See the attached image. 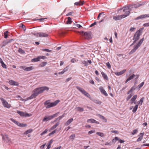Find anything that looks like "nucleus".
<instances>
[{
    "instance_id": "5fc2aeb1",
    "label": "nucleus",
    "mask_w": 149,
    "mask_h": 149,
    "mask_svg": "<svg viewBox=\"0 0 149 149\" xmlns=\"http://www.w3.org/2000/svg\"><path fill=\"white\" fill-rule=\"evenodd\" d=\"M95 130H93L91 131H90L88 132V134H92L93 133H95Z\"/></svg>"
},
{
    "instance_id": "13d9d810",
    "label": "nucleus",
    "mask_w": 149,
    "mask_h": 149,
    "mask_svg": "<svg viewBox=\"0 0 149 149\" xmlns=\"http://www.w3.org/2000/svg\"><path fill=\"white\" fill-rule=\"evenodd\" d=\"M136 28L134 27H131L130 30V31L131 32H133L135 31Z\"/></svg>"
},
{
    "instance_id": "09e8293b",
    "label": "nucleus",
    "mask_w": 149,
    "mask_h": 149,
    "mask_svg": "<svg viewBox=\"0 0 149 149\" xmlns=\"http://www.w3.org/2000/svg\"><path fill=\"white\" fill-rule=\"evenodd\" d=\"M144 84V82H143L141 83L140 84L138 85V87L139 89L141 88L143 85Z\"/></svg>"
},
{
    "instance_id": "2f4dec72",
    "label": "nucleus",
    "mask_w": 149,
    "mask_h": 149,
    "mask_svg": "<svg viewBox=\"0 0 149 149\" xmlns=\"http://www.w3.org/2000/svg\"><path fill=\"white\" fill-rule=\"evenodd\" d=\"M72 22V19L70 17H68V20L67 21V24H70Z\"/></svg>"
},
{
    "instance_id": "20e7f679",
    "label": "nucleus",
    "mask_w": 149,
    "mask_h": 149,
    "mask_svg": "<svg viewBox=\"0 0 149 149\" xmlns=\"http://www.w3.org/2000/svg\"><path fill=\"white\" fill-rule=\"evenodd\" d=\"M59 102L60 100H58L55 101L54 102L50 103V100H47L44 102V104L47 105L46 107L47 109H48L55 106Z\"/></svg>"
},
{
    "instance_id": "680f3d73",
    "label": "nucleus",
    "mask_w": 149,
    "mask_h": 149,
    "mask_svg": "<svg viewBox=\"0 0 149 149\" xmlns=\"http://www.w3.org/2000/svg\"><path fill=\"white\" fill-rule=\"evenodd\" d=\"M143 26L145 27H148L149 26V22L144 24Z\"/></svg>"
},
{
    "instance_id": "ea45409f",
    "label": "nucleus",
    "mask_w": 149,
    "mask_h": 149,
    "mask_svg": "<svg viewBox=\"0 0 149 149\" xmlns=\"http://www.w3.org/2000/svg\"><path fill=\"white\" fill-rule=\"evenodd\" d=\"M129 94L126 98L127 101H128L133 95V94L132 93H130Z\"/></svg>"
},
{
    "instance_id": "a878e982",
    "label": "nucleus",
    "mask_w": 149,
    "mask_h": 149,
    "mask_svg": "<svg viewBox=\"0 0 149 149\" xmlns=\"http://www.w3.org/2000/svg\"><path fill=\"white\" fill-rule=\"evenodd\" d=\"M60 122H59L57 123L55 125H54L52 127L50 128V130H52L56 128L57 127L59 124Z\"/></svg>"
},
{
    "instance_id": "e433bc0d",
    "label": "nucleus",
    "mask_w": 149,
    "mask_h": 149,
    "mask_svg": "<svg viewBox=\"0 0 149 149\" xmlns=\"http://www.w3.org/2000/svg\"><path fill=\"white\" fill-rule=\"evenodd\" d=\"M98 116L100 118H101L103 120H104V121H105V122H107V119L104 116H103L100 114H99L98 115Z\"/></svg>"
},
{
    "instance_id": "3c124183",
    "label": "nucleus",
    "mask_w": 149,
    "mask_h": 149,
    "mask_svg": "<svg viewBox=\"0 0 149 149\" xmlns=\"http://www.w3.org/2000/svg\"><path fill=\"white\" fill-rule=\"evenodd\" d=\"M47 64V62H43L40 64V66L41 67H43L45 66Z\"/></svg>"
},
{
    "instance_id": "9b49d317",
    "label": "nucleus",
    "mask_w": 149,
    "mask_h": 149,
    "mask_svg": "<svg viewBox=\"0 0 149 149\" xmlns=\"http://www.w3.org/2000/svg\"><path fill=\"white\" fill-rule=\"evenodd\" d=\"M17 113L21 116L30 117L32 115L31 114L28 113L19 111H17Z\"/></svg>"
},
{
    "instance_id": "49530a36",
    "label": "nucleus",
    "mask_w": 149,
    "mask_h": 149,
    "mask_svg": "<svg viewBox=\"0 0 149 149\" xmlns=\"http://www.w3.org/2000/svg\"><path fill=\"white\" fill-rule=\"evenodd\" d=\"M14 40L13 39H11L10 40H7L6 42V43H5V45H7L10 43L11 42H12L14 41Z\"/></svg>"
},
{
    "instance_id": "a18cd8bd",
    "label": "nucleus",
    "mask_w": 149,
    "mask_h": 149,
    "mask_svg": "<svg viewBox=\"0 0 149 149\" xmlns=\"http://www.w3.org/2000/svg\"><path fill=\"white\" fill-rule=\"evenodd\" d=\"M82 63L84 64L86 66H87L88 65V62L85 60L82 61Z\"/></svg>"
},
{
    "instance_id": "ddd939ff",
    "label": "nucleus",
    "mask_w": 149,
    "mask_h": 149,
    "mask_svg": "<svg viewBox=\"0 0 149 149\" xmlns=\"http://www.w3.org/2000/svg\"><path fill=\"white\" fill-rule=\"evenodd\" d=\"M146 17H149V14L142 15H140L135 19V20H137L140 19H143Z\"/></svg>"
},
{
    "instance_id": "0e129e2a",
    "label": "nucleus",
    "mask_w": 149,
    "mask_h": 149,
    "mask_svg": "<svg viewBox=\"0 0 149 149\" xmlns=\"http://www.w3.org/2000/svg\"><path fill=\"white\" fill-rule=\"evenodd\" d=\"M71 62L72 63H74L76 62V60L75 59L73 58L71 60Z\"/></svg>"
},
{
    "instance_id": "aec40b11",
    "label": "nucleus",
    "mask_w": 149,
    "mask_h": 149,
    "mask_svg": "<svg viewBox=\"0 0 149 149\" xmlns=\"http://www.w3.org/2000/svg\"><path fill=\"white\" fill-rule=\"evenodd\" d=\"M144 134V133H140L139 134V137L137 140V142H139L141 141L143 138V136Z\"/></svg>"
},
{
    "instance_id": "4be33fe9",
    "label": "nucleus",
    "mask_w": 149,
    "mask_h": 149,
    "mask_svg": "<svg viewBox=\"0 0 149 149\" xmlns=\"http://www.w3.org/2000/svg\"><path fill=\"white\" fill-rule=\"evenodd\" d=\"M101 73L102 75V76L103 77L104 80H108V78L107 75L105 73H104L103 72H101Z\"/></svg>"
},
{
    "instance_id": "052dcab7",
    "label": "nucleus",
    "mask_w": 149,
    "mask_h": 149,
    "mask_svg": "<svg viewBox=\"0 0 149 149\" xmlns=\"http://www.w3.org/2000/svg\"><path fill=\"white\" fill-rule=\"evenodd\" d=\"M46 144L45 143V144L42 145L40 146V149H44L45 146L46 145Z\"/></svg>"
},
{
    "instance_id": "c9c22d12",
    "label": "nucleus",
    "mask_w": 149,
    "mask_h": 149,
    "mask_svg": "<svg viewBox=\"0 0 149 149\" xmlns=\"http://www.w3.org/2000/svg\"><path fill=\"white\" fill-rule=\"evenodd\" d=\"M135 89V88L134 87V86H133L132 87L130 90L128 92L127 94H129L130 93H132L131 92L134 91Z\"/></svg>"
},
{
    "instance_id": "39448f33",
    "label": "nucleus",
    "mask_w": 149,
    "mask_h": 149,
    "mask_svg": "<svg viewBox=\"0 0 149 149\" xmlns=\"http://www.w3.org/2000/svg\"><path fill=\"white\" fill-rule=\"evenodd\" d=\"M144 40V38H143L141 39L135 45H134L133 47L134 48L132 49L131 51L130 52L129 54H131L134 53L138 48L141 45L143 41Z\"/></svg>"
},
{
    "instance_id": "6e6d98bb",
    "label": "nucleus",
    "mask_w": 149,
    "mask_h": 149,
    "mask_svg": "<svg viewBox=\"0 0 149 149\" xmlns=\"http://www.w3.org/2000/svg\"><path fill=\"white\" fill-rule=\"evenodd\" d=\"M56 132V130H54L53 131H52V132H51V133H49L48 135L49 136H50L51 135H52L54 134Z\"/></svg>"
},
{
    "instance_id": "4c0bfd02",
    "label": "nucleus",
    "mask_w": 149,
    "mask_h": 149,
    "mask_svg": "<svg viewBox=\"0 0 149 149\" xmlns=\"http://www.w3.org/2000/svg\"><path fill=\"white\" fill-rule=\"evenodd\" d=\"M75 135L74 134H73L71 135L70 137L69 138L71 139L72 141H73V139L75 138Z\"/></svg>"
},
{
    "instance_id": "f03ea898",
    "label": "nucleus",
    "mask_w": 149,
    "mask_h": 149,
    "mask_svg": "<svg viewBox=\"0 0 149 149\" xmlns=\"http://www.w3.org/2000/svg\"><path fill=\"white\" fill-rule=\"evenodd\" d=\"M130 7L128 6H126L124 7L123 9V11L125 13L124 14L121 15H116L113 17V19L117 21L120 20L128 16L130 13V11L129 10Z\"/></svg>"
},
{
    "instance_id": "a211bd4d",
    "label": "nucleus",
    "mask_w": 149,
    "mask_h": 149,
    "mask_svg": "<svg viewBox=\"0 0 149 149\" xmlns=\"http://www.w3.org/2000/svg\"><path fill=\"white\" fill-rule=\"evenodd\" d=\"M15 124L18 126L22 127H25L27 126V125L26 124L21 123L17 121L15 122Z\"/></svg>"
},
{
    "instance_id": "412c9836",
    "label": "nucleus",
    "mask_w": 149,
    "mask_h": 149,
    "mask_svg": "<svg viewBox=\"0 0 149 149\" xmlns=\"http://www.w3.org/2000/svg\"><path fill=\"white\" fill-rule=\"evenodd\" d=\"M135 75L133 74L129 77L125 81V83H126L127 82L132 79L135 77Z\"/></svg>"
},
{
    "instance_id": "58836bf2",
    "label": "nucleus",
    "mask_w": 149,
    "mask_h": 149,
    "mask_svg": "<svg viewBox=\"0 0 149 149\" xmlns=\"http://www.w3.org/2000/svg\"><path fill=\"white\" fill-rule=\"evenodd\" d=\"M18 52L21 54H23L25 53V51L21 48H19L18 50Z\"/></svg>"
},
{
    "instance_id": "338daca9",
    "label": "nucleus",
    "mask_w": 149,
    "mask_h": 149,
    "mask_svg": "<svg viewBox=\"0 0 149 149\" xmlns=\"http://www.w3.org/2000/svg\"><path fill=\"white\" fill-rule=\"evenodd\" d=\"M68 69L67 67H66V68H65L62 70V71L64 72V73L65 72L67 71Z\"/></svg>"
},
{
    "instance_id": "4468645a",
    "label": "nucleus",
    "mask_w": 149,
    "mask_h": 149,
    "mask_svg": "<svg viewBox=\"0 0 149 149\" xmlns=\"http://www.w3.org/2000/svg\"><path fill=\"white\" fill-rule=\"evenodd\" d=\"M84 35L85 36V38L86 39H89L92 38L91 33V32H84Z\"/></svg>"
},
{
    "instance_id": "9d476101",
    "label": "nucleus",
    "mask_w": 149,
    "mask_h": 149,
    "mask_svg": "<svg viewBox=\"0 0 149 149\" xmlns=\"http://www.w3.org/2000/svg\"><path fill=\"white\" fill-rule=\"evenodd\" d=\"M34 34L37 37H45L48 36V34L42 32L35 33H34Z\"/></svg>"
},
{
    "instance_id": "a19ab883",
    "label": "nucleus",
    "mask_w": 149,
    "mask_h": 149,
    "mask_svg": "<svg viewBox=\"0 0 149 149\" xmlns=\"http://www.w3.org/2000/svg\"><path fill=\"white\" fill-rule=\"evenodd\" d=\"M141 6V4H139L138 5L134 4L132 6V8H136L138 7H139Z\"/></svg>"
},
{
    "instance_id": "e2e57ef3",
    "label": "nucleus",
    "mask_w": 149,
    "mask_h": 149,
    "mask_svg": "<svg viewBox=\"0 0 149 149\" xmlns=\"http://www.w3.org/2000/svg\"><path fill=\"white\" fill-rule=\"evenodd\" d=\"M75 26L77 27L78 28H80L81 27H82L79 24H75Z\"/></svg>"
},
{
    "instance_id": "bf43d9fd",
    "label": "nucleus",
    "mask_w": 149,
    "mask_h": 149,
    "mask_svg": "<svg viewBox=\"0 0 149 149\" xmlns=\"http://www.w3.org/2000/svg\"><path fill=\"white\" fill-rule=\"evenodd\" d=\"M106 65L109 68H111V65L109 62H107L106 63Z\"/></svg>"
},
{
    "instance_id": "69168bd1",
    "label": "nucleus",
    "mask_w": 149,
    "mask_h": 149,
    "mask_svg": "<svg viewBox=\"0 0 149 149\" xmlns=\"http://www.w3.org/2000/svg\"><path fill=\"white\" fill-rule=\"evenodd\" d=\"M53 139H51L50 140V141L48 143V145L51 146V144L53 142Z\"/></svg>"
},
{
    "instance_id": "8fccbe9b",
    "label": "nucleus",
    "mask_w": 149,
    "mask_h": 149,
    "mask_svg": "<svg viewBox=\"0 0 149 149\" xmlns=\"http://www.w3.org/2000/svg\"><path fill=\"white\" fill-rule=\"evenodd\" d=\"M48 131L47 129H45L44 131L42 132L40 134L41 136H42L47 133Z\"/></svg>"
},
{
    "instance_id": "c03bdc74",
    "label": "nucleus",
    "mask_w": 149,
    "mask_h": 149,
    "mask_svg": "<svg viewBox=\"0 0 149 149\" xmlns=\"http://www.w3.org/2000/svg\"><path fill=\"white\" fill-rule=\"evenodd\" d=\"M42 50L43 51H45L46 52H52V50H49L47 49H42Z\"/></svg>"
},
{
    "instance_id": "c756f323",
    "label": "nucleus",
    "mask_w": 149,
    "mask_h": 149,
    "mask_svg": "<svg viewBox=\"0 0 149 149\" xmlns=\"http://www.w3.org/2000/svg\"><path fill=\"white\" fill-rule=\"evenodd\" d=\"M137 97V95H134L131 99V103H133V102L135 101Z\"/></svg>"
},
{
    "instance_id": "0eeeda50",
    "label": "nucleus",
    "mask_w": 149,
    "mask_h": 149,
    "mask_svg": "<svg viewBox=\"0 0 149 149\" xmlns=\"http://www.w3.org/2000/svg\"><path fill=\"white\" fill-rule=\"evenodd\" d=\"M76 88L79 91H80L85 96L89 98H90V95L83 88L79 86H77Z\"/></svg>"
},
{
    "instance_id": "de8ad7c7",
    "label": "nucleus",
    "mask_w": 149,
    "mask_h": 149,
    "mask_svg": "<svg viewBox=\"0 0 149 149\" xmlns=\"http://www.w3.org/2000/svg\"><path fill=\"white\" fill-rule=\"evenodd\" d=\"M1 66L3 68L6 69L7 68L6 65L3 62L1 63Z\"/></svg>"
},
{
    "instance_id": "473e14b6",
    "label": "nucleus",
    "mask_w": 149,
    "mask_h": 149,
    "mask_svg": "<svg viewBox=\"0 0 149 149\" xmlns=\"http://www.w3.org/2000/svg\"><path fill=\"white\" fill-rule=\"evenodd\" d=\"M84 4V2H82L81 1H80V2H76L74 3V5H80L82 6Z\"/></svg>"
},
{
    "instance_id": "603ef678",
    "label": "nucleus",
    "mask_w": 149,
    "mask_h": 149,
    "mask_svg": "<svg viewBox=\"0 0 149 149\" xmlns=\"http://www.w3.org/2000/svg\"><path fill=\"white\" fill-rule=\"evenodd\" d=\"M138 131L137 129H136L133 130V131L132 132V134L134 135Z\"/></svg>"
},
{
    "instance_id": "4d7b16f0",
    "label": "nucleus",
    "mask_w": 149,
    "mask_h": 149,
    "mask_svg": "<svg viewBox=\"0 0 149 149\" xmlns=\"http://www.w3.org/2000/svg\"><path fill=\"white\" fill-rule=\"evenodd\" d=\"M62 118V117L61 116H60L59 117H58V118H56L55 119V120L54 121V122H55V121H56L57 120H60Z\"/></svg>"
},
{
    "instance_id": "f3484780",
    "label": "nucleus",
    "mask_w": 149,
    "mask_h": 149,
    "mask_svg": "<svg viewBox=\"0 0 149 149\" xmlns=\"http://www.w3.org/2000/svg\"><path fill=\"white\" fill-rule=\"evenodd\" d=\"M126 70H124L118 72H115L114 74L117 76H120L121 75L124 73L126 71Z\"/></svg>"
},
{
    "instance_id": "bb28decb",
    "label": "nucleus",
    "mask_w": 149,
    "mask_h": 149,
    "mask_svg": "<svg viewBox=\"0 0 149 149\" xmlns=\"http://www.w3.org/2000/svg\"><path fill=\"white\" fill-rule=\"evenodd\" d=\"M2 139H7L8 141H10V139L8 137V135L6 134H5L4 135H2Z\"/></svg>"
},
{
    "instance_id": "dca6fc26",
    "label": "nucleus",
    "mask_w": 149,
    "mask_h": 149,
    "mask_svg": "<svg viewBox=\"0 0 149 149\" xmlns=\"http://www.w3.org/2000/svg\"><path fill=\"white\" fill-rule=\"evenodd\" d=\"M9 83L10 85H15V86H18L19 85L18 83L17 82H16L15 81H14L13 80H10L9 81Z\"/></svg>"
},
{
    "instance_id": "f257e3e1",
    "label": "nucleus",
    "mask_w": 149,
    "mask_h": 149,
    "mask_svg": "<svg viewBox=\"0 0 149 149\" xmlns=\"http://www.w3.org/2000/svg\"><path fill=\"white\" fill-rule=\"evenodd\" d=\"M49 88L47 86H44L35 88L33 91V93L27 98L28 100L35 98L39 94L42 93L44 91H48Z\"/></svg>"
},
{
    "instance_id": "f704fd0d",
    "label": "nucleus",
    "mask_w": 149,
    "mask_h": 149,
    "mask_svg": "<svg viewBox=\"0 0 149 149\" xmlns=\"http://www.w3.org/2000/svg\"><path fill=\"white\" fill-rule=\"evenodd\" d=\"M93 101L94 103L98 104H100L102 103V102L98 100H95Z\"/></svg>"
},
{
    "instance_id": "5701e85b",
    "label": "nucleus",
    "mask_w": 149,
    "mask_h": 149,
    "mask_svg": "<svg viewBox=\"0 0 149 149\" xmlns=\"http://www.w3.org/2000/svg\"><path fill=\"white\" fill-rule=\"evenodd\" d=\"M73 118H72L69 119L65 123V125L67 126L68 125L73 121Z\"/></svg>"
},
{
    "instance_id": "774afa93",
    "label": "nucleus",
    "mask_w": 149,
    "mask_h": 149,
    "mask_svg": "<svg viewBox=\"0 0 149 149\" xmlns=\"http://www.w3.org/2000/svg\"><path fill=\"white\" fill-rule=\"evenodd\" d=\"M38 57L39 58H40V60L41 59H45L46 58V57L44 56H39Z\"/></svg>"
},
{
    "instance_id": "7ed1b4c3",
    "label": "nucleus",
    "mask_w": 149,
    "mask_h": 149,
    "mask_svg": "<svg viewBox=\"0 0 149 149\" xmlns=\"http://www.w3.org/2000/svg\"><path fill=\"white\" fill-rule=\"evenodd\" d=\"M143 29V28L140 29L135 33L133 38V40L134 41L131 45H133L136 41L139 40L140 36L142 35V30Z\"/></svg>"
},
{
    "instance_id": "cd10ccee",
    "label": "nucleus",
    "mask_w": 149,
    "mask_h": 149,
    "mask_svg": "<svg viewBox=\"0 0 149 149\" xmlns=\"http://www.w3.org/2000/svg\"><path fill=\"white\" fill-rule=\"evenodd\" d=\"M96 134L102 137H103L105 136L104 134L101 132H96Z\"/></svg>"
},
{
    "instance_id": "423d86ee",
    "label": "nucleus",
    "mask_w": 149,
    "mask_h": 149,
    "mask_svg": "<svg viewBox=\"0 0 149 149\" xmlns=\"http://www.w3.org/2000/svg\"><path fill=\"white\" fill-rule=\"evenodd\" d=\"M144 40V38H143L141 39L135 45H134L133 47L134 48L132 49L131 51L130 52L129 54H131L134 53L138 48L141 45L143 41Z\"/></svg>"
},
{
    "instance_id": "c85d7f7f",
    "label": "nucleus",
    "mask_w": 149,
    "mask_h": 149,
    "mask_svg": "<svg viewBox=\"0 0 149 149\" xmlns=\"http://www.w3.org/2000/svg\"><path fill=\"white\" fill-rule=\"evenodd\" d=\"M76 109L77 111L80 112H82L84 111V108L80 107H76Z\"/></svg>"
},
{
    "instance_id": "b1692460",
    "label": "nucleus",
    "mask_w": 149,
    "mask_h": 149,
    "mask_svg": "<svg viewBox=\"0 0 149 149\" xmlns=\"http://www.w3.org/2000/svg\"><path fill=\"white\" fill-rule=\"evenodd\" d=\"M144 97H142L140 100L138 101L137 102L138 104L140 106L142 104L144 100Z\"/></svg>"
},
{
    "instance_id": "6ab92c4d",
    "label": "nucleus",
    "mask_w": 149,
    "mask_h": 149,
    "mask_svg": "<svg viewBox=\"0 0 149 149\" xmlns=\"http://www.w3.org/2000/svg\"><path fill=\"white\" fill-rule=\"evenodd\" d=\"M87 122L88 123H99L96 121L95 120H94L93 119L91 118L90 119H88L87 120Z\"/></svg>"
},
{
    "instance_id": "864d4df0",
    "label": "nucleus",
    "mask_w": 149,
    "mask_h": 149,
    "mask_svg": "<svg viewBox=\"0 0 149 149\" xmlns=\"http://www.w3.org/2000/svg\"><path fill=\"white\" fill-rule=\"evenodd\" d=\"M103 15V16L104 15V13L103 12H102V13H100L99 14L98 17H97V19H99L100 17V16L101 15Z\"/></svg>"
},
{
    "instance_id": "79ce46f5",
    "label": "nucleus",
    "mask_w": 149,
    "mask_h": 149,
    "mask_svg": "<svg viewBox=\"0 0 149 149\" xmlns=\"http://www.w3.org/2000/svg\"><path fill=\"white\" fill-rule=\"evenodd\" d=\"M8 31H6L4 33V38H7L8 37Z\"/></svg>"
},
{
    "instance_id": "1a4fd4ad",
    "label": "nucleus",
    "mask_w": 149,
    "mask_h": 149,
    "mask_svg": "<svg viewBox=\"0 0 149 149\" xmlns=\"http://www.w3.org/2000/svg\"><path fill=\"white\" fill-rule=\"evenodd\" d=\"M0 100L1 101L3 106L8 108H9L11 107V105L8 103L6 100L2 97H0Z\"/></svg>"
},
{
    "instance_id": "f8f14e48",
    "label": "nucleus",
    "mask_w": 149,
    "mask_h": 149,
    "mask_svg": "<svg viewBox=\"0 0 149 149\" xmlns=\"http://www.w3.org/2000/svg\"><path fill=\"white\" fill-rule=\"evenodd\" d=\"M20 69L24 70L26 71H30L34 69L33 67L31 66L30 67H26L24 66H20L19 67Z\"/></svg>"
},
{
    "instance_id": "72a5a7b5",
    "label": "nucleus",
    "mask_w": 149,
    "mask_h": 149,
    "mask_svg": "<svg viewBox=\"0 0 149 149\" xmlns=\"http://www.w3.org/2000/svg\"><path fill=\"white\" fill-rule=\"evenodd\" d=\"M138 105H136L134 106V107L132 111L133 113H134L136 111H137V110L138 109Z\"/></svg>"
},
{
    "instance_id": "6e6552de",
    "label": "nucleus",
    "mask_w": 149,
    "mask_h": 149,
    "mask_svg": "<svg viewBox=\"0 0 149 149\" xmlns=\"http://www.w3.org/2000/svg\"><path fill=\"white\" fill-rule=\"evenodd\" d=\"M58 113H56L54 114L51 116H49L48 117H45L42 119L43 122H47L49 120H50L54 118V117H56L58 116Z\"/></svg>"
},
{
    "instance_id": "37998d69",
    "label": "nucleus",
    "mask_w": 149,
    "mask_h": 149,
    "mask_svg": "<svg viewBox=\"0 0 149 149\" xmlns=\"http://www.w3.org/2000/svg\"><path fill=\"white\" fill-rule=\"evenodd\" d=\"M119 140V138L118 137H116L115 138L113 139L112 140L113 142L115 143L117 141Z\"/></svg>"
},
{
    "instance_id": "2eb2a0df",
    "label": "nucleus",
    "mask_w": 149,
    "mask_h": 149,
    "mask_svg": "<svg viewBox=\"0 0 149 149\" xmlns=\"http://www.w3.org/2000/svg\"><path fill=\"white\" fill-rule=\"evenodd\" d=\"M99 89L102 94L106 96H108L107 93L102 86H100L99 88Z\"/></svg>"
},
{
    "instance_id": "393cba45",
    "label": "nucleus",
    "mask_w": 149,
    "mask_h": 149,
    "mask_svg": "<svg viewBox=\"0 0 149 149\" xmlns=\"http://www.w3.org/2000/svg\"><path fill=\"white\" fill-rule=\"evenodd\" d=\"M40 61V58H39L38 57V56L37 58L32 59L31 60V61L33 62H38L39 61Z\"/></svg>"
},
{
    "instance_id": "7c9ffc66",
    "label": "nucleus",
    "mask_w": 149,
    "mask_h": 149,
    "mask_svg": "<svg viewBox=\"0 0 149 149\" xmlns=\"http://www.w3.org/2000/svg\"><path fill=\"white\" fill-rule=\"evenodd\" d=\"M32 131H33V130L32 129L28 130H27V131H25L24 133V135H27L28 134L31 132H32Z\"/></svg>"
}]
</instances>
